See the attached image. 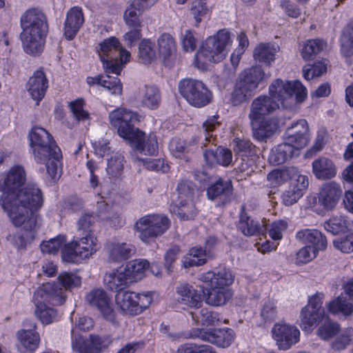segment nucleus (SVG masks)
<instances>
[{
  "mask_svg": "<svg viewBox=\"0 0 353 353\" xmlns=\"http://www.w3.org/2000/svg\"><path fill=\"white\" fill-rule=\"evenodd\" d=\"M26 172L20 165L13 166L6 176L0 180V205L5 213H9L16 221L25 216L19 212L26 210L41 209L43 199L41 190L34 184L24 186Z\"/></svg>",
  "mask_w": 353,
  "mask_h": 353,
  "instance_id": "f257e3e1",
  "label": "nucleus"
},
{
  "mask_svg": "<svg viewBox=\"0 0 353 353\" xmlns=\"http://www.w3.org/2000/svg\"><path fill=\"white\" fill-rule=\"evenodd\" d=\"M28 137L34 161L46 165L47 173L52 180L59 179L61 171L58 163L62 156L52 135L46 129L35 126L29 132Z\"/></svg>",
  "mask_w": 353,
  "mask_h": 353,
  "instance_id": "f03ea898",
  "label": "nucleus"
},
{
  "mask_svg": "<svg viewBox=\"0 0 353 353\" xmlns=\"http://www.w3.org/2000/svg\"><path fill=\"white\" fill-rule=\"evenodd\" d=\"M197 280L202 283L200 288L208 305L221 306L231 298L230 286L234 281V275L229 269L223 268L202 272L198 274Z\"/></svg>",
  "mask_w": 353,
  "mask_h": 353,
  "instance_id": "7ed1b4c3",
  "label": "nucleus"
},
{
  "mask_svg": "<svg viewBox=\"0 0 353 353\" xmlns=\"http://www.w3.org/2000/svg\"><path fill=\"white\" fill-rule=\"evenodd\" d=\"M279 103L270 96H260L253 100L249 113L253 137L263 141L278 129V119L272 115L279 109Z\"/></svg>",
  "mask_w": 353,
  "mask_h": 353,
  "instance_id": "20e7f679",
  "label": "nucleus"
},
{
  "mask_svg": "<svg viewBox=\"0 0 353 353\" xmlns=\"http://www.w3.org/2000/svg\"><path fill=\"white\" fill-rule=\"evenodd\" d=\"M21 40L24 50L30 54L39 53L43 48L48 32L46 17L42 11L32 8L21 17Z\"/></svg>",
  "mask_w": 353,
  "mask_h": 353,
  "instance_id": "39448f33",
  "label": "nucleus"
},
{
  "mask_svg": "<svg viewBox=\"0 0 353 353\" xmlns=\"http://www.w3.org/2000/svg\"><path fill=\"white\" fill-rule=\"evenodd\" d=\"M232 39L230 32L221 30L213 36L207 38L194 57V65L201 70H206L210 63L222 61L227 55L226 48L231 46Z\"/></svg>",
  "mask_w": 353,
  "mask_h": 353,
  "instance_id": "423d86ee",
  "label": "nucleus"
},
{
  "mask_svg": "<svg viewBox=\"0 0 353 353\" xmlns=\"http://www.w3.org/2000/svg\"><path fill=\"white\" fill-rule=\"evenodd\" d=\"M34 314L43 325H49L58 319L57 311L49 304L61 305L65 302L63 290L51 283L43 284L33 295Z\"/></svg>",
  "mask_w": 353,
  "mask_h": 353,
  "instance_id": "0eeeda50",
  "label": "nucleus"
},
{
  "mask_svg": "<svg viewBox=\"0 0 353 353\" xmlns=\"http://www.w3.org/2000/svg\"><path fill=\"white\" fill-rule=\"evenodd\" d=\"M103 68L107 74L119 75L123 64L130 61V53L115 37L104 39L97 48Z\"/></svg>",
  "mask_w": 353,
  "mask_h": 353,
  "instance_id": "6e6552de",
  "label": "nucleus"
},
{
  "mask_svg": "<svg viewBox=\"0 0 353 353\" xmlns=\"http://www.w3.org/2000/svg\"><path fill=\"white\" fill-rule=\"evenodd\" d=\"M40 209L26 210V212H19L25 216L19 217L14 221L9 213H6L12 224L18 228H21L22 231L16 234H10L7 239L18 250L25 249L35 239L36 230L38 228L39 216L37 212Z\"/></svg>",
  "mask_w": 353,
  "mask_h": 353,
  "instance_id": "1a4fd4ad",
  "label": "nucleus"
},
{
  "mask_svg": "<svg viewBox=\"0 0 353 353\" xmlns=\"http://www.w3.org/2000/svg\"><path fill=\"white\" fill-rule=\"evenodd\" d=\"M270 97L281 108H288L296 100L303 102L307 97V89L299 81L274 80L269 87Z\"/></svg>",
  "mask_w": 353,
  "mask_h": 353,
  "instance_id": "9d476101",
  "label": "nucleus"
},
{
  "mask_svg": "<svg viewBox=\"0 0 353 353\" xmlns=\"http://www.w3.org/2000/svg\"><path fill=\"white\" fill-rule=\"evenodd\" d=\"M170 221L162 214H150L139 219L134 230L145 243H150L162 236L170 228Z\"/></svg>",
  "mask_w": 353,
  "mask_h": 353,
  "instance_id": "9b49d317",
  "label": "nucleus"
},
{
  "mask_svg": "<svg viewBox=\"0 0 353 353\" xmlns=\"http://www.w3.org/2000/svg\"><path fill=\"white\" fill-rule=\"evenodd\" d=\"M265 78V74L261 68L254 67L245 70L239 77L232 93V105L237 106L247 101Z\"/></svg>",
  "mask_w": 353,
  "mask_h": 353,
  "instance_id": "f8f14e48",
  "label": "nucleus"
},
{
  "mask_svg": "<svg viewBox=\"0 0 353 353\" xmlns=\"http://www.w3.org/2000/svg\"><path fill=\"white\" fill-rule=\"evenodd\" d=\"M152 301L151 294L136 293L132 291L119 292L115 296V303L119 310L125 315L136 316L147 309Z\"/></svg>",
  "mask_w": 353,
  "mask_h": 353,
  "instance_id": "ddd939ff",
  "label": "nucleus"
},
{
  "mask_svg": "<svg viewBox=\"0 0 353 353\" xmlns=\"http://www.w3.org/2000/svg\"><path fill=\"white\" fill-rule=\"evenodd\" d=\"M179 90L190 105L196 108L203 107L212 101V92L201 81L183 79L179 83Z\"/></svg>",
  "mask_w": 353,
  "mask_h": 353,
  "instance_id": "4468645a",
  "label": "nucleus"
},
{
  "mask_svg": "<svg viewBox=\"0 0 353 353\" xmlns=\"http://www.w3.org/2000/svg\"><path fill=\"white\" fill-rule=\"evenodd\" d=\"M325 295L316 292L309 297L308 303L302 309L300 316V327L307 332H312L314 326L325 317L323 302Z\"/></svg>",
  "mask_w": 353,
  "mask_h": 353,
  "instance_id": "2eb2a0df",
  "label": "nucleus"
},
{
  "mask_svg": "<svg viewBox=\"0 0 353 353\" xmlns=\"http://www.w3.org/2000/svg\"><path fill=\"white\" fill-rule=\"evenodd\" d=\"M177 191L178 201L170 205V212L183 220L192 219L196 214L195 207L192 203V183L189 181L180 182L177 186Z\"/></svg>",
  "mask_w": 353,
  "mask_h": 353,
  "instance_id": "dca6fc26",
  "label": "nucleus"
},
{
  "mask_svg": "<svg viewBox=\"0 0 353 353\" xmlns=\"http://www.w3.org/2000/svg\"><path fill=\"white\" fill-rule=\"evenodd\" d=\"M110 123L117 128L119 135L127 140L139 129L134 128L133 125L140 121L139 115L128 109L119 108L109 114Z\"/></svg>",
  "mask_w": 353,
  "mask_h": 353,
  "instance_id": "f3484780",
  "label": "nucleus"
},
{
  "mask_svg": "<svg viewBox=\"0 0 353 353\" xmlns=\"http://www.w3.org/2000/svg\"><path fill=\"white\" fill-rule=\"evenodd\" d=\"M271 333L281 350H289L300 340L299 330L295 325L283 321L274 324Z\"/></svg>",
  "mask_w": 353,
  "mask_h": 353,
  "instance_id": "a211bd4d",
  "label": "nucleus"
},
{
  "mask_svg": "<svg viewBox=\"0 0 353 353\" xmlns=\"http://www.w3.org/2000/svg\"><path fill=\"white\" fill-rule=\"evenodd\" d=\"M345 292L326 303L331 314L347 316L353 313V280L344 286Z\"/></svg>",
  "mask_w": 353,
  "mask_h": 353,
  "instance_id": "6ab92c4d",
  "label": "nucleus"
},
{
  "mask_svg": "<svg viewBox=\"0 0 353 353\" xmlns=\"http://www.w3.org/2000/svg\"><path fill=\"white\" fill-rule=\"evenodd\" d=\"M85 301L91 307L97 309L107 321H114V312L111 306L110 296L101 288H96L88 292Z\"/></svg>",
  "mask_w": 353,
  "mask_h": 353,
  "instance_id": "aec40b11",
  "label": "nucleus"
},
{
  "mask_svg": "<svg viewBox=\"0 0 353 353\" xmlns=\"http://www.w3.org/2000/svg\"><path fill=\"white\" fill-rule=\"evenodd\" d=\"M309 140V128L306 120H299L288 128L285 141L293 147L296 153L306 146Z\"/></svg>",
  "mask_w": 353,
  "mask_h": 353,
  "instance_id": "412c9836",
  "label": "nucleus"
},
{
  "mask_svg": "<svg viewBox=\"0 0 353 353\" xmlns=\"http://www.w3.org/2000/svg\"><path fill=\"white\" fill-rule=\"evenodd\" d=\"M127 141H129L134 152L137 153L152 156L157 152V139L156 135L153 133L146 134L138 130Z\"/></svg>",
  "mask_w": 353,
  "mask_h": 353,
  "instance_id": "4be33fe9",
  "label": "nucleus"
},
{
  "mask_svg": "<svg viewBox=\"0 0 353 353\" xmlns=\"http://www.w3.org/2000/svg\"><path fill=\"white\" fill-rule=\"evenodd\" d=\"M307 176L298 172L296 176L290 180L288 188L282 194V201L285 205H292L296 203L304 194L308 187Z\"/></svg>",
  "mask_w": 353,
  "mask_h": 353,
  "instance_id": "5701e85b",
  "label": "nucleus"
},
{
  "mask_svg": "<svg viewBox=\"0 0 353 353\" xmlns=\"http://www.w3.org/2000/svg\"><path fill=\"white\" fill-rule=\"evenodd\" d=\"M199 337L219 347L226 348L234 341L235 333L233 330L228 327L214 328L201 330Z\"/></svg>",
  "mask_w": 353,
  "mask_h": 353,
  "instance_id": "b1692460",
  "label": "nucleus"
},
{
  "mask_svg": "<svg viewBox=\"0 0 353 353\" xmlns=\"http://www.w3.org/2000/svg\"><path fill=\"white\" fill-rule=\"evenodd\" d=\"M48 87V79L41 70L35 71L27 83V90L31 98L39 105L44 97Z\"/></svg>",
  "mask_w": 353,
  "mask_h": 353,
  "instance_id": "393cba45",
  "label": "nucleus"
},
{
  "mask_svg": "<svg viewBox=\"0 0 353 353\" xmlns=\"http://www.w3.org/2000/svg\"><path fill=\"white\" fill-rule=\"evenodd\" d=\"M179 303L190 307L197 308L201 305L203 296L199 291L188 283H180L176 287Z\"/></svg>",
  "mask_w": 353,
  "mask_h": 353,
  "instance_id": "a878e982",
  "label": "nucleus"
},
{
  "mask_svg": "<svg viewBox=\"0 0 353 353\" xmlns=\"http://www.w3.org/2000/svg\"><path fill=\"white\" fill-rule=\"evenodd\" d=\"M296 239L306 245H310L319 251L325 250L327 240L325 236L319 230L315 229H303L296 234Z\"/></svg>",
  "mask_w": 353,
  "mask_h": 353,
  "instance_id": "bb28decb",
  "label": "nucleus"
},
{
  "mask_svg": "<svg viewBox=\"0 0 353 353\" xmlns=\"http://www.w3.org/2000/svg\"><path fill=\"white\" fill-rule=\"evenodd\" d=\"M341 194L339 185L333 182L326 183L320 190L319 203L324 209L332 210L336 205Z\"/></svg>",
  "mask_w": 353,
  "mask_h": 353,
  "instance_id": "cd10ccee",
  "label": "nucleus"
},
{
  "mask_svg": "<svg viewBox=\"0 0 353 353\" xmlns=\"http://www.w3.org/2000/svg\"><path fill=\"white\" fill-rule=\"evenodd\" d=\"M17 347L21 353H33L40 343L39 334L33 330H21L17 332Z\"/></svg>",
  "mask_w": 353,
  "mask_h": 353,
  "instance_id": "c85d7f7f",
  "label": "nucleus"
},
{
  "mask_svg": "<svg viewBox=\"0 0 353 353\" xmlns=\"http://www.w3.org/2000/svg\"><path fill=\"white\" fill-rule=\"evenodd\" d=\"M84 22L82 10L79 7L72 8L67 13L64 24V35L67 39L71 40Z\"/></svg>",
  "mask_w": 353,
  "mask_h": 353,
  "instance_id": "c756f323",
  "label": "nucleus"
},
{
  "mask_svg": "<svg viewBox=\"0 0 353 353\" xmlns=\"http://www.w3.org/2000/svg\"><path fill=\"white\" fill-rule=\"evenodd\" d=\"M203 157L205 163L210 167L216 164L226 167L232 161L231 150L224 148H218L216 150L213 148L206 150L203 153Z\"/></svg>",
  "mask_w": 353,
  "mask_h": 353,
  "instance_id": "7c9ffc66",
  "label": "nucleus"
},
{
  "mask_svg": "<svg viewBox=\"0 0 353 353\" xmlns=\"http://www.w3.org/2000/svg\"><path fill=\"white\" fill-rule=\"evenodd\" d=\"M109 259L113 261H121L131 257L134 253V247L130 243L112 241L107 245Z\"/></svg>",
  "mask_w": 353,
  "mask_h": 353,
  "instance_id": "2f4dec72",
  "label": "nucleus"
},
{
  "mask_svg": "<svg viewBox=\"0 0 353 353\" xmlns=\"http://www.w3.org/2000/svg\"><path fill=\"white\" fill-rule=\"evenodd\" d=\"M74 242L77 249V252L81 259L90 258L99 249L97 239L93 233L86 234Z\"/></svg>",
  "mask_w": 353,
  "mask_h": 353,
  "instance_id": "473e14b6",
  "label": "nucleus"
},
{
  "mask_svg": "<svg viewBox=\"0 0 353 353\" xmlns=\"http://www.w3.org/2000/svg\"><path fill=\"white\" fill-rule=\"evenodd\" d=\"M139 100L143 107L149 109H156L161 101L160 91L155 85H146L140 88Z\"/></svg>",
  "mask_w": 353,
  "mask_h": 353,
  "instance_id": "72a5a7b5",
  "label": "nucleus"
},
{
  "mask_svg": "<svg viewBox=\"0 0 353 353\" xmlns=\"http://www.w3.org/2000/svg\"><path fill=\"white\" fill-rule=\"evenodd\" d=\"M279 50V46L276 43H261L255 48L253 57L255 60L270 65L274 61Z\"/></svg>",
  "mask_w": 353,
  "mask_h": 353,
  "instance_id": "f704fd0d",
  "label": "nucleus"
},
{
  "mask_svg": "<svg viewBox=\"0 0 353 353\" xmlns=\"http://www.w3.org/2000/svg\"><path fill=\"white\" fill-rule=\"evenodd\" d=\"M150 263L145 259H135L129 261L123 268L131 283H135L145 276L149 270Z\"/></svg>",
  "mask_w": 353,
  "mask_h": 353,
  "instance_id": "c9c22d12",
  "label": "nucleus"
},
{
  "mask_svg": "<svg viewBox=\"0 0 353 353\" xmlns=\"http://www.w3.org/2000/svg\"><path fill=\"white\" fill-rule=\"evenodd\" d=\"M104 282L110 290L120 292L132 284L124 269L106 274Z\"/></svg>",
  "mask_w": 353,
  "mask_h": 353,
  "instance_id": "e433bc0d",
  "label": "nucleus"
},
{
  "mask_svg": "<svg viewBox=\"0 0 353 353\" xmlns=\"http://www.w3.org/2000/svg\"><path fill=\"white\" fill-rule=\"evenodd\" d=\"M324 227L327 232L333 234L346 231L353 232V221L345 216H336L327 221Z\"/></svg>",
  "mask_w": 353,
  "mask_h": 353,
  "instance_id": "4c0bfd02",
  "label": "nucleus"
},
{
  "mask_svg": "<svg viewBox=\"0 0 353 353\" xmlns=\"http://www.w3.org/2000/svg\"><path fill=\"white\" fill-rule=\"evenodd\" d=\"M313 172L320 179H331L336 175V170L332 161L325 157H321L312 163Z\"/></svg>",
  "mask_w": 353,
  "mask_h": 353,
  "instance_id": "58836bf2",
  "label": "nucleus"
},
{
  "mask_svg": "<svg viewBox=\"0 0 353 353\" xmlns=\"http://www.w3.org/2000/svg\"><path fill=\"white\" fill-rule=\"evenodd\" d=\"M266 224L261 225L259 221L243 213L240 216L239 230L245 236H254L257 234H263L266 230Z\"/></svg>",
  "mask_w": 353,
  "mask_h": 353,
  "instance_id": "ea45409f",
  "label": "nucleus"
},
{
  "mask_svg": "<svg viewBox=\"0 0 353 353\" xmlns=\"http://www.w3.org/2000/svg\"><path fill=\"white\" fill-rule=\"evenodd\" d=\"M209 257V251L201 248L194 247L190 250L188 254L183 256L182 259L183 266L185 268H188L203 265L207 262Z\"/></svg>",
  "mask_w": 353,
  "mask_h": 353,
  "instance_id": "a19ab883",
  "label": "nucleus"
},
{
  "mask_svg": "<svg viewBox=\"0 0 353 353\" xmlns=\"http://www.w3.org/2000/svg\"><path fill=\"white\" fill-rule=\"evenodd\" d=\"M296 154V153L294 151L293 147L285 141L272 150L269 161L271 163L279 165L284 163Z\"/></svg>",
  "mask_w": 353,
  "mask_h": 353,
  "instance_id": "79ce46f5",
  "label": "nucleus"
},
{
  "mask_svg": "<svg viewBox=\"0 0 353 353\" xmlns=\"http://www.w3.org/2000/svg\"><path fill=\"white\" fill-rule=\"evenodd\" d=\"M327 48V43L321 39H309L304 42L300 49L301 54L305 61L311 60L314 56Z\"/></svg>",
  "mask_w": 353,
  "mask_h": 353,
  "instance_id": "37998d69",
  "label": "nucleus"
},
{
  "mask_svg": "<svg viewBox=\"0 0 353 353\" xmlns=\"http://www.w3.org/2000/svg\"><path fill=\"white\" fill-rule=\"evenodd\" d=\"M299 170L294 167L274 170L268 174L267 179L272 187H277L287 180H290L294 176H296Z\"/></svg>",
  "mask_w": 353,
  "mask_h": 353,
  "instance_id": "c03bdc74",
  "label": "nucleus"
},
{
  "mask_svg": "<svg viewBox=\"0 0 353 353\" xmlns=\"http://www.w3.org/2000/svg\"><path fill=\"white\" fill-rule=\"evenodd\" d=\"M134 4V1H132L125 10L123 14L124 21L129 28H141V14L146 8H139Z\"/></svg>",
  "mask_w": 353,
  "mask_h": 353,
  "instance_id": "a18cd8bd",
  "label": "nucleus"
},
{
  "mask_svg": "<svg viewBox=\"0 0 353 353\" xmlns=\"http://www.w3.org/2000/svg\"><path fill=\"white\" fill-rule=\"evenodd\" d=\"M194 312H191L192 320L198 325H214L219 321V314L216 312L210 311L208 308L199 307L195 308Z\"/></svg>",
  "mask_w": 353,
  "mask_h": 353,
  "instance_id": "49530a36",
  "label": "nucleus"
},
{
  "mask_svg": "<svg viewBox=\"0 0 353 353\" xmlns=\"http://www.w3.org/2000/svg\"><path fill=\"white\" fill-rule=\"evenodd\" d=\"M81 283V280L79 276L71 272H64L59 275L57 283H50L53 284L55 288L62 290L63 294L65 296L66 291L79 286Z\"/></svg>",
  "mask_w": 353,
  "mask_h": 353,
  "instance_id": "de8ad7c7",
  "label": "nucleus"
},
{
  "mask_svg": "<svg viewBox=\"0 0 353 353\" xmlns=\"http://www.w3.org/2000/svg\"><path fill=\"white\" fill-rule=\"evenodd\" d=\"M157 47L159 56L163 59H166L174 54L176 41L172 35L164 33L158 38Z\"/></svg>",
  "mask_w": 353,
  "mask_h": 353,
  "instance_id": "09e8293b",
  "label": "nucleus"
},
{
  "mask_svg": "<svg viewBox=\"0 0 353 353\" xmlns=\"http://www.w3.org/2000/svg\"><path fill=\"white\" fill-rule=\"evenodd\" d=\"M341 53L349 57L353 54V19L342 30L340 37Z\"/></svg>",
  "mask_w": 353,
  "mask_h": 353,
  "instance_id": "8fccbe9b",
  "label": "nucleus"
},
{
  "mask_svg": "<svg viewBox=\"0 0 353 353\" xmlns=\"http://www.w3.org/2000/svg\"><path fill=\"white\" fill-rule=\"evenodd\" d=\"M232 192V184L229 181L218 180L211 185L208 190L207 195L209 199L214 200L222 195L228 196Z\"/></svg>",
  "mask_w": 353,
  "mask_h": 353,
  "instance_id": "3c124183",
  "label": "nucleus"
},
{
  "mask_svg": "<svg viewBox=\"0 0 353 353\" xmlns=\"http://www.w3.org/2000/svg\"><path fill=\"white\" fill-rule=\"evenodd\" d=\"M341 331L340 325L335 321H327L316 330V335L322 340L327 341L336 336Z\"/></svg>",
  "mask_w": 353,
  "mask_h": 353,
  "instance_id": "603ef678",
  "label": "nucleus"
},
{
  "mask_svg": "<svg viewBox=\"0 0 353 353\" xmlns=\"http://www.w3.org/2000/svg\"><path fill=\"white\" fill-rule=\"evenodd\" d=\"M327 69L326 61H319L313 65H307L303 68V76L305 79L309 81L314 77H319L325 73Z\"/></svg>",
  "mask_w": 353,
  "mask_h": 353,
  "instance_id": "864d4df0",
  "label": "nucleus"
},
{
  "mask_svg": "<svg viewBox=\"0 0 353 353\" xmlns=\"http://www.w3.org/2000/svg\"><path fill=\"white\" fill-rule=\"evenodd\" d=\"M139 57L142 63L147 64L152 63L156 58V51L154 44L148 39L141 41L139 47Z\"/></svg>",
  "mask_w": 353,
  "mask_h": 353,
  "instance_id": "5fc2aeb1",
  "label": "nucleus"
},
{
  "mask_svg": "<svg viewBox=\"0 0 353 353\" xmlns=\"http://www.w3.org/2000/svg\"><path fill=\"white\" fill-rule=\"evenodd\" d=\"M132 159L134 162L139 163V165H143L150 170L161 171L163 172H165L169 169V166L165 163L163 159H141L137 156H134Z\"/></svg>",
  "mask_w": 353,
  "mask_h": 353,
  "instance_id": "6e6d98bb",
  "label": "nucleus"
},
{
  "mask_svg": "<svg viewBox=\"0 0 353 353\" xmlns=\"http://www.w3.org/2000/svg\"><path fill=\"white\" fill-rule=\"evenodd\" d=\"M124 157L119 152L112 154L108 160L107 172L112 177L119 176L123 168Z\"/></svg>",
  "mask_w": 353,
  "mask_h": 353,
  "instance_id": "4d7b16f0",
  "label": "nucleus"
},
{
  "mask_svg": "<svg viewBox=\"0 0 353 353\" xmlns=\"http://www.w3.org/2000/svg\"><path fill=\"white\" fill-rule=\"evenodd\" d=\"M219 116L213 115L208 117L203 123L200 132L203 134V139L205 142H211L213 140V131L220 125L218 121Z\"/></svg>",
  "mask_w": 353,
  "mask_h": 353,
  "instance_id": "13d9d810",
  "label": "nucleus"
},
{
  "mask_svg": "<svg viewBox=\"0 0 353 353\" xmlns=\"http://www.w3.org/2000/svg\"><path fill=\"white\" fill-rule=\"evenodd\" d=\"M208 12L205 0H194L192 2L190 13L195 21L194 26L197 27Z\"/></svg>",
  "mask_w": 353,
  "mask_h": 353,
  "instance_id": "bf43d9fd",
  "label": "nucleus"
},
{
  "mask_svg": "<svg viewBox=\"0 0 353 353\" xmlns=\"http://www.w3.org/2000/svg\"><path fill=\"white\" fill-rule=\"evenodd\" d=\"M100 85L112 94L120 95L122 93V84L118 77H111L108 74L102 77Z\"/></svg>",
  "mask_w": 353,
  "mask_h": 353,
  "instance_id": "052dcab7",
  "label": "nucleus"
},
{
  "mask_svg": "<svg viewBox=\"0 0 353 353\" xmlns=\"http://www.w3.org/2000/svg\"><path fill=\"white\" fill-rule=\"evenodd\" d=\"M90 339L91 353H100L112 343L111 339L107 336H99L90 334Z\"/></svg>",
  "mask_w": 353,
  "mask_h": 353,
  "instance_id": "680f3d73",
  "label": "nucleus"
},
{
  "mask_svg": "<svg viewBox=\"0 0 353 353\" xmlns=\"http://www.w3.org/2000/svg\"><path fill=\"white\" fill-rule=\"evenodd\" d=\"M65 242V236H59L57 238L43 242L41 244V250L43 253L55 254L63 246Z\"/></svg>",
  "mask_w": 353,
  "mask_h": 353,
  "instance_id": "e2e57ef3",
  "label": "nucleus"
},
{
  "mask_svg": "<svg viewBox=\"0 0 353 353\" xmlns=\"http://www.w3.org/2000/svg\"><path fill=\"white\" fill-rule=\"evenodd\" d=\"M75 245L74 241L68 244L64 243L61 250L63 261L68 263H78L82 260L77 252V249Z\"/></svg>",
  "mask_w": 353,
  "mask_h": 353,
  "instance_id": "0e129e2a",
  "label": "nucleus"
},
{
  "mask_svg": "<svg viewBox=\"0 0 353 353\" xmlns=\"http://www.w3.org/2000/svg\"><path fill=\"white\" fill-rule=\"evenodd\" d=\"M181 43L184 51L187 52H193L196 47L197 43V39L194 36V32L190 29H187L181 32Z\"/></svg>",
  "mask_w": 353,
  "mask_h": 353,
  "instance_id": "69168bd1",
  "label": "nucleus"
},
{
  "mask_svg": "<svg viewBox=\"0 0 353 353\" xmlns=\"http://www.w3.org/2000/svg\"><path fill=\"white\" fill-rule=\"evenodd\" d=\"M69 106L73 115L79 121L89 119V114L83 109L84 101L82 99H78L71 101Z\"/></svg>",
  "mask_w": 353,
  "mask_h": 353,
  "instance_id": "338daca9",
  "label": "nucleus"
},
{
  "mask_svg": "<svg viewBox=\"0 0 353 353\" xmlns=\"http://www.w3.org/2000/svg\"><path fill=\"white\" fill-rule=\"evenodd\" d=\"M334 246L344 253L353 252V232L345 237H340L333 241Z\"/></svg>",
  "mask_w": 353,
  "mask_h": 353,
  "instance_id": "774afa93",
  "label": "nucleus"
}]
</instances>
